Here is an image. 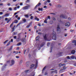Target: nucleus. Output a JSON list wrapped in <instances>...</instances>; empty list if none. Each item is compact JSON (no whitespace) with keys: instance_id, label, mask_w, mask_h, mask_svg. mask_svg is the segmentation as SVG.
<instances>
[{"instance_id":"obj_1","label":"nucleus","mask_w":76,"mask_h":76,"mask_svg":"<svg viewBox=\"0 0 76 76\" xmlns=\"http://www.w3.org/2000/svg\"><path fill=\"white\" fill-rule=\"evenodd\" d=\"M53 32L52 33L53 36L52 37V39L54 40H56V34L55 33V32L53 31Z\"/></svg>"},{"instance_id":"obj_2","label":"nucleus","mask_w":76,"mask_h":76,"mask_svg":"<svg viewBox=\"0 0 76 76\" xmlns=\"http://www.w3.org/2000/svg\"><path fill=\"white\" fill-rule=\"evenodd\" d=\"M67 16L66 15H63V14L61 15L60 16V18H63V19H67Z\"/></svg>"},{"instance_id":"obj_3","label":"nucleus","mask_w":76,"mask_h":76,"mask_svg":"<svg viewBox=\"0 0 76 76\" xmlns=\"http://www.w3.org/2000/svg\"><path fill=\"white\" fill-rule=\"evenodd\" d=\"M43 36L44 37V39L45 40V41H46L47 39V34H45L44 36V34H43Z\"/></svg>"},{"instance_id":"obj_4","label":"nucleus","mask_w":76,"mask_h":76,"mask_svg":"<svg viewBox=\"0 0 76 76\" xmlns=\"http://www.w3.org/2000/svg\"><path fill=\"white\" fill-rule=\"evenodd\" d=\"M29 6H26L23 8V10H27L29 9Z\"/></svg>"},{"instance_id":"obj_5","label":"nucleus","mask_w":76,"mask_h":76,"mask_svg":"<svg viewBox=\"0 0 76 76\" xmlns=\"http://www.w3.org/2000/svg\"><path fill=\"white\" fill-rule=\"evenodd\" d=\"M62 55V52H60L59 53H58L57 54V57H60V56H61Z\"/></svg>"},{"instance_id":"obj_6","label":"nucleus","mask_w":76,"mask_h":76,"mask_svg":"<svg viewBox=\"0 0 76 76\" xmlns=\"http://www.w3.org/2000/svg\"><path fill=\"white\" fill-rule=\"evenodd\" d=\"M41 3H39L34 7V9H37V7H38H38L40 5H41Z\"/></svg>"},{"instance_id":"obj_7","label":"nucleus","mask_w":76,"mask_h":76,"mask_svg":"<svg viewBox=\"0 0 76 76\" xmlns=\"http://www.w3.org/2000/svg\"><path fill=\"white\" fill-rule=\"evenodd\" d=\"M21 40L22 42H25V43H26V40L25 38H22Z\"/></svg>"},{"instance_id":"obj_8","label":"nucleus","mask_w":76,"mask_h":76,"mask_svg":"<svg viewBox=\"0 0 76 76\" xmlns=\"http://www.w3.org/2000/svg\"><path fill=\"white\" fill-rule=\"evenodd\" d=\"M15 61H14L13 60H12L10 66H13V64H15Z\"/></svg>"},{"instance_id":"obj_9","label":"nucleus","mask_w":76,"mask_h":76,"mask_svg":"<svg viewBox=\"0 0 76 76\" xmlns=\"http://www.w3.org/2000/svg\"><path fill=\"white\" fill-rule=\"evenodd\" d=\"M57 70H56L55 71H52L51 72V74H53V73H55L56 74H57Z\"/></svg>"},{"instance_id":"obj_10","label":"nucleus","mask_w":76,"mask_h":76,"mask_svg":"<svg viewBox=\"0 0 76 76\" xmlns=\"http://www.w3.org/2000/svg\"><path fill=\"white\" fill-rule=\"evenodd\" d=\"M36 66H35V69H36V68L37 67V66H38V59L36 60Z\"/></svg>"},{"instance_id":"obj_11","label":"nucleus","mask_w":76,"mask_h":76,"mask_svg":"<svg viewBox=\"0 0 76 76\" xmlns=\"http://www.w3.org/2000/svg\"><path fill=\"white\" fill-rule=\"evenodd\" d=\"M57 31H59L60 30V26L58 25L57 26Z\"/></svg>"},{"instance_id":"obj_12","label":"nucleus","mask_w":76,"mask_h":76,"mask_svg":"<svg viewBox=\"0 0 76 76\" xmlns=\"http://www.w3.org/2000/svg\"><path fill=\"white\" fill-rule=\"evenodd\" d=\"M70 23L68 22L65 24L66 26H70Z\"/></svg>"},{"instance_id":"obj_13","label":"nucleus","mask_w":76,"mask_h":76,"mask_svg":"<svg viewBox=\"0 0 76 76\" xmlns=\"http://www.w3.org/2000/svg\"><path fill=\"white\" fill-rule=\"evenodd\" d=\"M32 22H31V23H29V25H28L26 26V28H29L30 27V26L31 25V24H32Z\"/></svg>"},{"instance_id":"obj_14","label":"nucleus","mask_w":76,"mask_h":76,"mask_svg":"<svg viewBox=\"0 0 76 76\" xmlns=\"http://www.w3.org/2000/svg\"><path fill=\"white\" fill-rule=\"evenodd\" d=\"M34 19L35 20H37V21H39V18H37V16H35L34 17Z\"/></svg>"},{"instance_id":"obj_15","label":"nucleus","mask_w":76,"mask_h":76,"mask_svg":"<svg viewBox=\"0 0 76 76\" xmlns=\"http://www.w3.org/2000/svg\"><path fill=\"white\" fill-rule=\"evenodd\" d=\"M40 37L39 36H38L36 37V41H39V39Z\"/></svg>"},{"instance_id":"obj_16","label":"nucleus","mask_w":76,"mask_h":76,"mask_svg":"<svg viewBox=\"0 0 76 76\" xmlns=\"http://www.w3.org/2000/svg\"><path fill=\"white\" fill-rule=\"evenodd\" d=\"M75 53H76V51H75V50H72L71 52V53L72 54H75Z\"/></svg>"},{"instance_id":"obj_17","label":"nucleus","mask_w":76,"mask_h":76,"mask_svg":"<svg viewBox=\"0 0 76 76\" xmlns=\"http://www.w3.org/2000/svg\"><path fill=\"white\" fill-rule=\"evenodd\" d=\"M29 61L27 62L26 63V66H27V67H28V66H29Z\"/></svg>"},{"instance_id":"obj_18","label":"nucleus","mask_w":76,"mask_h":76,"mask_svg":"<svg viewBox=\"0 0 76 76\" xmlns=\"http://www.w3.org/2000/svg\"><path fill=\"white\" fill-rule=\"evenodd\" d=\"M38 10L39 11H42H42H43V10H42V8H38Z\"/></svg>"},{"instance_id":"obj_19","label":"nucleus","mask_w":76,"mask_h":76,"mask_svg":"<svg viewBox=\"0 0 76 76\" xmlns=\"http://www.w3.org/2000/svg\"><path fill=\"white\" fill-rule=\"evenodd\" d=\"M44 44H45V43L44 42L42 43V44H41L40 45L41 47H42L44 45Z\"/></svg>"},{"instance_id":"obj_20","label":"nucleus","mask_w":76,"mask_h":76,"mask_svg":"<svg viewBox=\"0 0 76 76\" xmlns=\"http://www.w3.org/2000/svg\"><path fill=\"white\" fill-rule=\"evenodd\" d=\"M12 48H13V46H11L10 48L9 49L7 50V51H10L11 50H12Z\"/></svg>"},{"instance_id":"obj_21","label":"nucleus","mask_w":76,"mask_h":76,"mask_svg":"<svg viewBox=\"0 0 76 76\" xmlns=\"http://www.w3.org/2000/svg\"><path fill=\"white\" fill-rule=\"evenodd\" d=\"M20 37L18 38L17 39L16 41H17V42H18V41H20Z\"/></svg>"},{"instance_id":"obj_22","label":"nucleus","mask_w":76,"mask_h":76,"mask_svg":"<svg viewBox=\"0 0 76 76\" xmlns=\"http://www.w3.org/2000/svg\"><path fill=\"white\" fill-rule=\"evenodd\" d=\"M18 20H14V23H18Z\"/></svg>"},{"instance_id":"obj_23","label":"nucleus","mask_w":76,"mask_h":76,"mask_svg":"<svg viewBox=\"0 0 76 76\" xmlns=\"http://www.w3.org/2000/svg\"><path fill=\"white\" fill-rule=\"evenodd\" d=\"M34 66H35V64H32L31 65V67H30V69H32V67H34Z\"/></svg>"},{"instance_id":"obj_24","label":"nucleus","mask_w":76,"mask_h":76,"mask_svg":"<svg viewBox=\"0 0 76 76\" xmlns=\"http://www.w3.org/2000/svg\"><path fill=\"white\" fill-rule=\"evenodd\" d=\"M11 42V41H9V42L8 43V44L6 46H9V45H10Z\"/></svg>"},{"instance_id":"obj_25","label":"nucleus","mask_w":76,"mask_h":76,"mask_svg":"<svg viewBox=\"0 0 76 76\" xmlns=\"http://www.w3.org/2000/svg\"><path fill=\"white\" fill-rule=\"evenodd\" d=\"M75 56H72L70 57L71 59H74V58H75Z\"/></svg>"},{"instance_id":"obj_26","label":"nucleus","mask_w":76,"mask_h":76,"mask_svg":"<svg viewBox=\"0 0 76 76\" xmlns=\"http://www.w3.org/2000/svg\"><path fill=\"white\" fill-rule=\"evenodd\" d=\"M22 43L21 42H19L17 44V45L18 46H19V45H20Z\"/></svg>"},{"instance_id":"obj_27","label":"nucleus","mask_w":76,"mask_h":76,"mask_svg":"<svg viewBox=\"0 0 76 76\" xmlns=\"http://www.w3.org/2000/svg\"><path fill=\"white\" fill-rule=\"evenodd\" d=\"M14 23V22H12V23H11V25H10V28H11V27H12V26H13V24Z\"/></svg>"},{"instance_id":"obj_28","label":"nucleus","mask_w":76,"mask_h":76,"mask_svg":"<svg viewBox=\"0 0 76 76\" xmlns=\"http://www.w3.org/2000/svg\"><path fill=\"white\" fill-rule=\"evenodd\" d=\"M76 42V40H73L72 41V43H75Z\"/></svg>"},{"instance_id":"obj_29","label":"nucleus","mask_w":76,"mask_h":76,"mask_svg":"<svg viewBox=\"0 0 76 76\" xmlns=\"http://www.w3.org/2000/svg\"><path fill=\"white\" fill-rule=\"evenodd\" d=\"M8 41H9V40H7L6 41H5L4 42V44H6V43H7V42H8Z\"/></svg>"},{"instance_id":"obj_30","label":"nucleus","mask_w":76,"mask_h":76,"mask_svg":"<svg viewBox=\"0 0 76 76\" xmlns=\"http://www.w3.org/2000/svg\"><path fill=\"white\" fill-rule=\"evenodd\" d=\"M45 69H46V66H45L43 69V70H42V73H43V71H44V70H45Z\"/></svg>"},{"instance_id":"obj_31","label":"nucleus","mask_w":76,"mask_h":76,"mask_svg":"<svg viewBox=\"0 0 76 76\" xmlns=\"http://www.w3.org/2000/svg\"><path fill=\"white\" fill-rule=\"evenodd\" d=\"M23 21L24 22H26V20L25 19H23Z\"/></svg>"},{"instance_id":"obj_32","label":"nucleus","mask_w":76,"mask_h":76,"mask_svg":"<svg viewBox=\"0 0 76 76\" xmlns=\"http://www.w3.org/2000/svg\"><path fill=\"white\" fill-rule=\"evenodd\" d=\"M25 16L26 18H29V15H25Z\"/></svg>"},{"instance_id":"obj_33","label":"nucleus","mask_w":76,"mask_h":76,"mask_svg":"<svg viewBox=\"0 0 76 76\" xmlns=\"http://www.w3.org/2000/svg\"><path fill=\"white\" fill-rule=\"evenodd\" d=\"M29 69L26 70L25 71V73H27V72H29Z\"/></svg>"},{"instance_id":"obj_34","label":"nucleus","mask_w":76,"mask_h":76,"mask_svg":"<svg viewBox=\"0 0 76 76\" xmlns=\"http://www.w3.org/2000/svg\"><path fill=\"white\" fill-rule=\"evenodd\" d=\"M11 20V18L10 19V20H8L7 22V23H9Z\"/></svg>"},{"instance_id":"obj_35","label":"nucleus","mask_w":76,"mask_h":76,"mask_svg":"<svg viewBox=\"0 0 76 76\" xmlns=\"http://www.w3.org/2000/svg\"><path fill=\"white\" fill-rule=\"evenodd\" d=\"M58 21H59V22H61V20L60 19H59V18H58Z\"/></svg>"},{"instance_id":"obj_36","label":"nucleus","mask_w":76,"mask_h":76,"mask_svg":"<svg viewBox=\"0 0 76 76\" xmlns=\"http://www.w3.org/2000/svg\"><path fill=\"white\" fill-rule=\"evenodd\" d=\"M52 50H53V47H51L50 51V53H51V52H52Z\"/></svg>"},{"instance_id":"obj_37","label":"nucleus","mask_w":76,"mask_h":76,"mask_svg":"<svg viewBox=\"0 0 76 76\" xmlns=\"http://www.w3.org/2000/svg\"><path fill=\"white\" fill-rule=\"evenodd\" d=\"M9 15L8 14H6L4 16H6V17H7V16H8Z\"/></svg>"},{"instance_id":"obj_38","label":"nucleus","mask_w":76,"mask_h":76,"mask_svg":"<svg viewBox=\"0 0 76 76\" xmlns=\"http://www.w3.org/2000/svg\"><path fill=\"white\" fill-rule=\"evenodd\" d=\"M63 70L64 69H61L60 71V73H62V72H63Z\"/></svg>"},{"instance_id":"obj_39","label":"nucleus","mask_w":76,"mask_h":76,"mask_svg":"<svg viewBox=\"0 0 76 76\" xmlns=\"http://www.w3.org/2000/svg\"><path fill=\"white\" fill-rule=\"evenodd\" d=\"M67 67H63V69L64 70H65L66 69V68H67Z\"/></svg>"},{"instance_id":"obj_40","label":"nucleus","mask_w":76,"mask_h":76,"mask_svg":"<svg viewBox=\"0 0 76 76\" xmlns=\"http://www.w3.org/2000/svg\"><path fill=\"white\" fill-rule=\"evenodd\" d=\"M66 58H68V59H71L70 58V57H69V56H67L66 57Z\"/></svg>"},{"instance_id":"obj_41","label":"nucleus","mask_w":76,"mask_h":76,"mask_svg":"<svg viewBox=\"0 0 76 76\" xmlns=\"http://www.w3.org/2000/svg\"><path fill=\"white\" fill-rule=\"evenodd\" d=\"M44 22L45 23H47V20H45V21H44Z\"/></svg>"},{"instance_id":"obj_42","label":"nucleus","mask_w":76,"mask_h":76,"mask_svg":"<svg viewBox=\"0 0 76 76\" xmlns=\"http://www.w3.org/2000/svg\"><path fill=\"white\" fill-rule=\"evenodd\" d=\"M12 32H13V31H15V28L14 27L12 28Z\"/></svg>"},{"instance_id":"obj_43","label":"nucleus","mask_w":76,"mask_h":76,"mask_svg":"<svg viewBox=\"0 0 76 76\" xmlns=\"http://www.w3.org/2000/svg\"><path fill=\"white\" fill-rule=\"evenodd\" d=\"M26 50H24V54H25V53H26Z\"/></svg>"},{"instance_id":"obj_44","label":"nucleus","mask_w":76,"mask_h":76,"mask_svg":"<svg viewBox=\"0 0 76 76\" xmlns=\"http://www.w3.org/2000/svg\"><path fill=\"white\" fill-rule=\"evenodd\" d=\"M20 24H21V23H19L16 26V27H18V26L19 25H20Z\"/></svg>"},{"instance_id":"obj_45","label":"nucleus","mask_w":76,"mask_h":76,"mask_svg":"<svg viewBox=\"0 0 76 76\" xmlns=\"http://www.w3.org/2000/svg\"><path fill=\"white\" fill-rule=\"evenodd\" d=\"M61 7V5H58L57 6L58 7Z\"/></svg>"},{"instance_id":"obj_46","label":"nucleus","mask_w":76,"mask_h":76,"mask_svg":"<svg viewBox=\"0 0 76 76\" xmlns=\"http://www.w3.org/2000/svg\"><path fill=\"white\" fill-rule=\"evenodd\" d=\"M28 57H29V58H31V54H29Z\"/></svg>"},{"instance_id":"obj_47","label":"nucleus","mask_w":76,"mask_h":76,"mask_svg":"<svg viewBox=\"0 0 76 76\" xmlns=\"http://www.w3.org/2000/svg\"><path fill=\"white\" fill-rule=\"evenodd\" d=\"M62 66V64H59V66L60 67H61V66Z\"/></svg>"},{"instance_id":"obj_48","label":"nucleus","mask_w":76,"mask_h":76,"mask_svg":"<svg viewBox=\"0 0 76 76\" xmlns=\"http://www.w3.org/2000/svg\"><path fill=\"white\" fill-rule=\"evenodd\" d=\"M9 10L11 11H12V9L10 7L9 8Z\"/></svg>"},{"instance_id":"obj_49","label":"nucleus","mask_w":76,"mask_h":76,"mask_svg":"<svg viewBox=\"0 0 76 76\" xmlns=\"http://www.w3.org/2000/svg\"><path fill=\"white\" fill-rule=\"evenodd\" d=\"M33 18H34V17H33V16H31L30 17V18L31 19H33Z\"/></svg>"},{"instance_id":"obj_50","label":"nucleus","mask_w":76,"mask_h":76,"mask_svg":"<svg viewBox=\"0 0 76 76\" xmlns=\"http://www.w3.org/2000/svg\"><path fill=\"white\" fill-rule=\"evenodd\" d=\"M16 51H14L13 52V53H16V54H18V52H17L16 53Z\"/></svg>"},{"instance_id":"obj_51","label":"nucleus","mask_w":76,"mask_h":76,"mask_svg":"<svg viewBox=\"0 0 76 76\" xmlns=\"http://www.w3.org/2000/svg\"><path fill=\"white\" fill-rule=\"evenodd\" d=\"M70 32H73V31H74V30H70Z\"/></svg>"},{"instance_id":"obj_52","label":"nucleus","mask_w":76,"mask_h":76,"mask_svg":"<svg viewBox=\"0 0 76 76\" xmlns=\"http://www.w3.org/2000/svg\"><path fill=\"white\" fill-rule=\"evenodd\" d=\"M40 24V23H38V26H41V24Z\"/></svg>"},{"instance_id":"obj_53","label":"nucleus","mask_w":76,"mask_h":76,"mask_svg":"<svg viewBox=\"0 0 76 76\" xmlns=\"http://www.w3.org/2000/svg\"><path fill=\"white\" fill-rule=\"evenodd\" d=\"M17 38V37H16V36H15L14 37V39H16Z\"/></svg>"},{"instance_id":"obj_54","label":"nucleus","mask_w":76,"mask_h":76,"mask_svg":"<svg viewBox=\"0 0 76 76\" xmlns=\"http://www.w3.org/2000/svg\"><path fill=\"white\" fill-rule=\"evenodd\" d=\"M42 34V33H41L39 32L38 33V35H41V34Z\"/></svg>"},{"instance_id":"obj_55","label":"nucleus","mask_w":76,"mask_h":76,"mask_svg":"<svg viewBox=\"0 0 76 76\" xmlns=\"http://www.w3.org/2000/svg\"><path fill=\"white\" fill-rule=\"evenodd\" d=\"M47 6H45L43 8H44V9L45 8H47Z\"/></svg>"},{"instance_id":"obj_56","label":"nucleus","mask_w":76,"mask_h":76,"mask_svg":"<svg viewBox=\"0 0 76 76\" xmlns=\"http://www.w3.org/2000/svg\"><path fill=\"white\" fill-rule=\"evenodd\" d=\"M10 41L12 42H13V39H11Z\"/></svg>"},{"instance_id":"obj_57","label":"nucleus","mask_w":76,"mask_h":76,"mask_svg":"<svg viewBox=\"0 0 76 76\" xmlns=\"http://www.w3.org/2000/svg\"><path fill=\"white\" fill-rule=\"evenodd\" d=\"M50 43H48L47 46H49V45H50Z\"/></svg>"},{"instance_id":"obj_58","label":"nucleus","mask_w":76,"mask_h":76,"mask_svg":"<svg viewBox=\"0 0 76 76\" xmlns=\"http://www.w3.org/2000/svg\"><path fill=\"white\" fill-rule=\"evenodd\" d=\"M14 10H17V7H15L14 8Z\"/></svg>"},{"instance_id":"obj_59","label":"nucleus","mask_w":76,"mask_h":76,"mask_svg":"<svg viewBox=\"0 0 76 76\" xmlns=\"http://www.w3.org/2000/svg\"><path fill=\"white\" fill-rule=\"evenodd\" d=\"M53 20H56V18H53Z\"/></svg>"},{"instance_id":"obj_60","label":"nucleus","mask_w":76,"mask_h":76,"mask_svg":"<svg viewBox=\"0 0 76 76\" xmlns=\"http://www.w3.org/2000/svg\"><path fill=\"white\" fill-rule=\"evenodd\" d=\"M48 18H49V19H50V16H48Z\"/></svg>"},{"instance_id":"obj_61","label":"nucleus","mask_w":76,"mask_h":76,"mask_svg":"<svg viewBox=\"0 0 76 76\" xmlns=\"http://www.w3.org/2000/svg\"><path fill=\"white\" fill-rule=\"evenodd\" d=\"M20 17H19L17 18V19L18 20H20Z\"/></svg>"},{"instance_id":"obj_62","label":"nucleus","mask_w":76,"mask_h":76,"mask_svg":"<svg viewBox=\"0 0 76 76\" xmlns=\"http://www.w3.org/2000/svg\"><path fill=\"white\" fill-rule=\"evenodd\" d=\"M16 58H19V56H16Z\"/></svg>"},{"instance_id":"obj_63","label":"nucleus","mask_w":76,"mask_h":76,"mask_svg":"<svg viewBox=\"0 0 76 76\" xmlns=\"http://www.w3.org/2000/svg\"><path fill=\"white\" fill-rule=\"evenodd\" d=\"M66 64H62L63 66H65Z\"/></svg>"},{"instance_id":"obj_64","label":"nucleus","mask_w":76,"mask_h":76,"mask_svg":"<svg viewBox=\"0 0 76 76\" xmlns=\"http://www.w3.org/2000/svg\"><path fill=\"white\" fill-rule=\"evenodd\" d=\"M15 18H18V15H17L15 16Z\"/></svg>"}]
</instances>
